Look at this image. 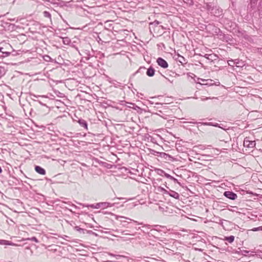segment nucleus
<instances>
[{"label": "nucleus", "mask_w": 262, "mask_h": 262, "mask_svg": "<svg viewBox=\"0 0 262 262\" xmlns=\"http://www.w3.org/2000/svg\"><path fill=\"white\" fill-rule=\"evenodd\" d=\"M115 216V219L117 220H119L120 222V225L122 227H127V228H131L133 227L132 224L133 223L132 222H127L125 220H120L119 219H125L127 220H129L130 221H133V223H135L136 224H137L138 225H143L142 228H147L148 229L150 228V226L149 225H144L143 223H139L136 221L132 220L130 219L125 217L122 216H119L117 215H114Z\"/></svg>", "instance_id": "nucleus-1"}, {"label": "nucleus", "mask_w": 262, "mask_h": 262, "mask_svg": "<svg viewBox=\"0 0 262 262\" xmlns=\"http://www.w3.org/2000/svg\"><path fill=\"white\" fill-rule=\"evenodd\" d=\"M26 17H16H16H14L13 18H10V19H8V20L10 21V22H15V24H14V23H10V25H13V26H16V27H21L19 25V24H23V25H24L25 24V21H26V19H25Z\"/></svg>", "instance_id": "nucleus-2"}, {"label": "nucleus", "mask_w": 262, "mask_h": 262, "mask_svg": "<svg viewBox=\"0 0 262 262\" xmlns=\"http://www.w3.org/2000/svg\"><path fill=\"white\" fill-rule=\"evenodd\" d=\"M244 146L248 148H253L256 145L255 141H252L250 140L249 137H246L243 142Z\"/></svg>", "instance_id": "nucleus-3"}, {"label": "nucleus", "mask_w": 262, "mask_h": 262, "mask_svg": "<svg viewBox=\"0 0 262 262\" xmlns=\"http://www.w3.org/2000/svg\"><path fill=\"white\" fill-rule=\"evenodd\" d=\"M223 195L226 198L231 200H235L237 198V194L232 191H225Z\"/></svg>", "instance_id": "nucleus-4"}, {"label": "nucleus", "mask_w": 262, "mask_h": 262, "mask_svg": "<svg viewBox=\"0 0 262 262\" xmlns=\"http://www.w3.org/2000/svg\"><path fill=\"white\" fill-rule=\"evenodd\" d=\"M157 155L163 159L167 161H172L173 160V157L171 155L164 152H157Z\"/></svg>", "instance_id": "nucleus-5"}, {"label": "nucleus", "mask_w": 262, "mask_h": 262, "mask_svg": "<svg viewBox=\"0 0 262 262\" xmlns=\"http://www.w3.org/2000/svg\"><path fill=\"white\" fill-rule=\"evenodd\" d=\"M157 63L162 68L166 69L168 67V62L162 57H158L157 59Z\"/></svg>", "instance_id": "nucleus-6"}, {"label": "nucleus", "mask_w": 262, "mask_h": 262, "mask_svg": "<svg viewBox=\"0 0 262 262\" xmlns=\"http://www.w3.org/2000/svg\"><path fill=\"white\" fill-rule=\"evenodd\" d=\"M77 121L81 127H83L86 130L88 129V123L85 120L82 118H78Z\"/></svg>", "instance_id": "nucleus-7"}, {"label": "nucleus", "mask_w": 262, "mask_h": 262, "mask_svg": "<svg viewBox=\"0 0 262 262\" xmlns=\"http://www.w3.org/2000/svg\"><path fill=\"white\" fill-rule=\"evenodd\" d=\"M168 193H167V194L166 195H169L171 197H172L177 200H179L180 195L178 192H177L174 191H173L171 189H169L168 191Z\"/></svg>", "instance_id": "nucleus-8"}, {"label": "nucleus", "mask_w": 262, "mask_h": 262, "mask_svg": "<svg viewBox=\"0 0 262 262\" xmlns=\"http://www.w3.org/2000/svg\"><path fill=\"white\" fill-rule=\"evenodd\" d=\"M35 170L36 171V172L40 174L45 175L46 174L45 169L40 167V166H35Z\"/></svg>", "instance_id": "nucleus-9"}, {"label": "nucleus", "mask_w": 262, "mask_h": 262, "mask_svg": "<svg viewBox=\"0 0 262 262\" xmlns=\"http://www.w3.org/2000/svg\"><path fill=\"white\" fill-rule=\"evenodd\" d=\"M188 76H189V77H191L192 78H193L194 79V81L197 83H200L201 84V83L200 82L199 80H201V81H204L205 80L204 79H201V78H199L198 77H197L193 73H189L187 74Z\"/></svg>", "instance_id": "nucleus-10"}, {"label": "nucleus", "mask_w": 262, "mask_h": 262, "mask_svg": "<svg viewBox=\"0 0 262 262\" xmlns=\"http://www.w3.org/2000/svg\"><path fill=\"white\" fill-rule=\"evenodd\" d=\"M99 204L100 208H101L102 209H105L108 207H113L114 205V204H111L108 202H100L99 203Z\"/></svg>", "instance_id": "nucleus-11"}, {"label": "nucleus", "mask_w": 262, "mask_h": 262, "mask_svg": "<svg viewBox=\"0 0 262 262\" xmlns=\"http://www.w3.org/2000/svg\"><path fill=\"white\" fill-rule=\"evenodd\" d=\"M155 73V70L153 67L150 66L146 71V75L149 77H152L154 76Z\"/></svg>", "instance_id": "nucleus-12"}, {"label": "nucleus", "mask_w": 262, "mask_h": 262, "mask_svg": "<svg viewBox=\"0 0 262 262\" xmlns=\"http://www.w3.org/2000/svg\"><path fill=\"white\" fill-rule=\"evenodd\" d=\"M2 49V51H0V57L4 58L6 57H8L11 54V52L8 51H3L4 47H1Z\"/></svg>", "instance_id": "nucleus-13"}, {"label": "nucleus", "mask_w": 262, "mask_h": 262, "mask_svg": "<svg viewBox=\"0 0 262 262\" xmlns=\"http://www.w3.org/2000/svg\"><path fill=\"white\" fill-rule=\"evenodd\" d=\"M176 60L182 64H184L187 63L186 59L183 56L179 54H178V57L176 58Z\"/></svg>", "instance_id": "nucleus-14"}, {"label": "nucleus", "mask_w": 262, "mask_h": 262, "mask_svg": "<svg viewBox=\"0 0 262 262\" xmlns=\"http://www.w3.org/2000/svg\"><path fill=\"white\" fill-rule=\"evenodd\" d=\"M258 0H250V4L248 5V9H254L257 3Z\"/></svg>", "instance_id": "nucleus-15"}, {"label": "nucleus", "mask_w": 262, "mask_h": 262, "mask_svg": "<svg viewBox=\"0 0 262 262\" xmlns=\"http://www.w3.org/2000/svg\"><path fill=\"white\" fill-rule=\"evenodd\" d=\"M234 236L233 235H230L229 236H225L224 240L225 241H227L229 243H232L234 241Z\"/></svg>", "instance_id": "nucleus-16"}, {"label": "nucleus", "mask_w": 262, "mask_h": 262, "mask_svg": "<svg viewBox=\"0 0 262 262\" xmlns=\"http://www.w3.org/2000/svg\"><path fill=\"white\" fill-rule=\"evenodd\" d=\"M234 65H236L237 67H242L244 66V63L242 60L239 59H236L234 60Z\"/></svg>", "instance_id": "nucleus-17"}, {"label": "nucleus", "mask_w": 262, "mask_h": 262, "mask_svg": "<svg viewBox=\"0 0 262 262\" xmlns=\"http://www.w3.org/2000/svg\"><path fill=\"white\" fill-rule=\"evenodd\" d=\"M241 254L244 256H246L248 254L250 253V255L254 256L255 255V254H253L255 253L254 251H248V250H242L241 251Z\"/></svg>", "instance_id": "nucleus-18"}, {"label": "nucleus", "mask_w": 262, "mask_h": 262, "mask_svg": "<svg viewBox=\"0 0 262 262\" xmlns=\"http://www.w3.org/2000/svg\"><path fill=\"white\" fill-rule=\"evenodd\" d=\"M206 8H207V10H208L209 11H211V12H210L211 14L213 13L214 11L219 10L218 9H217L216 8H212L211 6L209 4H208V3L206 4Z\"/></svg>", "instance_id": "nucleus-19"}, {"label": "nucleus", "mask_w": 262, "mask_h": 262, "mask_svg": "<svg viewBox=\"0 0 262 262\" xmlns=\"http://www.w3.org/2000/svg\"><path fill=\"white\" fill-rule=\"evenodd\" d=\"M0 245H12L13 243L11 242L4 240V239H0Z\"/></svg>", "instance_id": "nucleus-20"}, {"label": "nucleus", "mask_w": 262, "mask_h": 262, "mask_svg": "<svg viewBox=\"0 0 262 262\" xmlns=\"http://www.w3.org/2000/svg\"><path fill=\"white\" fill-rule=\"evenodd\" d=\"M111 20H106L105 22V27H108V29H113L114 27L112 26L113 24L112 23Z\"/></svg>", "instance_id": "nucleus-21"}, {"label": "nucleus", "mask_w": 262, "mask_h": 262, "mask_svg": "<svg viewBox=\"0 0 262 262\" xmlns=\"http://www.w3.org/2000/svg\"><path fill=\"white\" fill-rule=\"evenodd\" d=\"M157 190L160 192L163 193L164 194H167V193H168L167 190L165 189V188L162 187L161 186H158L157 187Z\"/></svg>", "instance_id": "nucleus-22"}, {"label": "nucleus", "mask_w": 262, "mask_h": 262, "mask_svg": "<svg viewBox=\"0 0 262 262\" xmlns=\"http://www.w3.org/2000/svg\"><path fill=\"white\" fill-rule=\"evenodd\" d=\"M74 229L76 231H77L81 233H83V234L84 233V231L86 230L85 229H82L79 226H75L74 227Z\"/></svg>", "instance_id": "nucleus-23"}, {"label": "nucleus", "mask_w": 262, "mask_h": 262, "mask_svg": "<svg viewBox=\"0 0 262 262\" xmlns=\"http://www.w3.org/2000/svg\"><path fill=\"white\" fill-rule=\"evenodd\" d=\"M156 171L157 172L158 174L161 176H163L164 175V173H165V172L162 169L158 168L156 169Z\"/></svg>", "instance_id": "nucleus-24"}, {"label": "nucleus", "mask_w": 262, "mask_h": 262, "mask_svg": "<svg viewBox=\"0 0 262 262\" xmlns=\"http://www.w3.org/2000/svg\"><path fill=\"white\" fill-rule=\"evenodd\" d=\"M224 39L226 41H232V37L231 35H226L224 36Z\"/></svg>", "instance_id": "nucleus-25"}, {"label": "nucleus", "mask_w": 262, "mask_h": 262, "mask_svg": "<svg viewBox=\"0 0 262 262\" xmlns=\"http://www.w3.org/2000/svg\"><path fill=\"white\" fill-rule=\"evenodd\" d=\"M198 27L200 28V29L202 30L207 29V26L205 24H203L200 23H199Z\"/></svg>", "instance_id": "nucleus-26"}, {"label": "nucleus", "mask_w": 262, "mask_h": 262, "mask_svg": "<svg viewBox=\"0 0 262 262\" xmlns=\"http://www.w3.org/2000/svg\"><path fill=\"white\" fill-rule=\"evenodd\" d=\"M202 124L204 125H212L213 126L220 127V126H219V124L218 123H215L214 124H213L212 123H211V122H206V123H203Z\"/></svg>", "instance_id": "nucleus-27"}, {"label": "nucleus", "mask_w": 262, "mask_h": 262, "mask_svg": "<svg viewBox=\"0 0 262 262\" xmlns=\"http://www.w3.org/2000/svg\"><path fill=\"white\" fill-rule=\"evenodd\" d=\"M6 73V70L4 67H0V77L4 75Z\"/></svg>", "instance_id": "nucleus-28"}, {"label": "nucleus", "mask_w": 262, "mask_h": 262, "mask_svg": "<svg viewBox=\"0 0 262 262\" xmlns=\"http://www.w3.org/2000/svg\"><path fill=\"white\" fill-rule=\"evenodd\" d=\"M90 207L95 209L100 208V204L99 203H96L95 204H91Z\"/></svg>", "instance_id": "nucleus-29"}, {"label": "nucleus", "mask_w": 262, "mask_h": 262, "mask_svg": "<svg viewBox=\"0 0 262 262\" xmlns=\"http://www.w3.org/2000/svg\"><path fill=\"white\" fill-rule=\"evenodd\" d=\"M255 255H256L258 258L262 259V252L261 251H257L255 252Z\"/></svg>", "instance_id": "nucleus-30"}, {"label": "nucleus", "mask_w": 262, "mask_h": 262, "mask_svg": "<svg viewBox=\"0 0 262 262\" xmlns=\"http://www.w3.org/2000/svg\"><path fill=\"white\" fill-rule=\"evenodd\" d=\"M170 180L173 181L174 183H178L180 186L181 185L180 182H179L178 181V180L177 179H176L175 178H174L173 177L171 176V178H170Z\"/></svg>", "instance_id": "nucleus-31"}, {"label": "nucleus", "mask_w": 262, "mask_h": 262, "mask_svg": "<svg viewBox=\"0 0 262 262\" xmlns=\"http://www.w3.org/2000/svg\"><path fill=\"white\" fill-rule=\"evenodd\" d=\"M228 64L229 66L233 67L234 66V61L233 59L228 60Z\"/></svg>", "instance_id": "nucleus-32"}, {"label": "nucleus", "mask_w": 262, "mask_h": 262, "mask_svg": "<svg viewBox=\"0 0 262 262\" xmlns=\"http://www.w3.org/2000/svg\"><path fill=\"white\" fill-rule=\"evenodd\" d=\"M156 106H155V107H157V108H161V106H162L163 104L161 103H155Z\"/></svg>", "instance_id": "nucleus-33"}, {"label": "nucleus", "mask_w": 262, "mask_h": 262, "mask_svg": "<svg viewBox=\"0 0 262 262\" xmlns=\"http://www.w3.org/2000/svg\"><path fill=\"white\" fill-rule=\"evenodd\" d=\"M111 255L115 257L116 258V259H119L120 257H124V256L122 255H114L113 254H111Z\"/></svg>", "instance_id": "nucleus-34"}, {"label": "nucleus", "mask_w": 262, "mask_h": 262, "mask_svg": "<svg viewBox=\"0 0 262 262\" xmlns=\"http://www.w3.org/2000/svg\"><path fill=\"white\" fill-rule=\"evenodd\" d=\"M159 24V21H158V20H155V21H154V22H152V23H150L149 24V25H150V26H153V25L156 26V25H158Z\"/></svg>", "instance_id": "nucleus-35"}, {"label": "nucleus", "mask_w": 262, "mask_h": 262, "mask_svg": "<svg viewBox=\"0 0 262 262\" xmlns=\"http://www.w3.org/2000/svg\"><path fill=\"white\" fill-rule=\"evenodd\" d=\"M211 99H217V98L216 97H212V98H211V97H206V98H201V100L202 101H205V100H207Z\"/></svg>", "instance_id": "nucleus-36"}, {"label": "nucleus", "mask_w": 262, "mask_h": 262, "mask_svg": "<svg viewBox=\"0 0 262 262\" xmlns=\"http://www.w3.org/2000/svg\"><path fill=\"white\" fill-rule=\"evenodd\" d=\"M79 204L81 206H82L83 207H88V208L90 207V205H91V204H82V203H80Z\"/></svg>", "instance_id": "nucleus-37"}, {"label": "nucleus", "mask_w": 262, "mask_h": 262, "mask_svg": "<svg viewBox=\"0 0 262 262\" xmlns=\"http://www.w3.org/2000/svg\"><path fill=\"white\" fill-rule=\"evenodd\" d=\"M31 240L32 241H34V242H35L36 243H38L39 242V241L37 239V238L36 237H35V236L32 237L31 238Z\"/></svg>", "instance_id": "nucleus-38"}, {"label": "nucleus", "mask_w": 262, "mask_h": 262, "mask_svg": "<svg viewBox=\"0 0 262 262\" xmlns=\"http://www.w3.org/2000/svg\"><path fill=\"white\" fill-rule=\"evenodd\" d=\"M9 48H11V46H10V45L9 43L5 44V48L4 47L3 51H6V49H7Z\"/></svg>", "instance_id": "nucleus-39"}, {"label": "nucleus", "mask_w": 262, "mask_h": 262, "mask_svg": "<svg viewBox=\"0 0 262 262\" xmlns=\"http://www.w3.org/2000/svg\"><path fill=\"white\" fill-rule=\"evenodd\" d=\"M164 177H165L166 178H168V179H169L171 178V176L170 174H169L168 173L165 172L164 173Z\"/></svg>", "instance_id": "nucleus-40"}, {"label": "nucleus", "mask_w": 262, "mask_h": 262, "mask_svg": "<svg viewBox=\"0 0 262 262\" xmlns=\"http://www.w3.org/2000/svg\"><path fill=\"white\" fill-rule=\"evenodd\" d=\"M252 230L254 231L260 230V226L258 227L254 228Z\"/></svg>", "instance_id": "nucleus-41"}, {"label": "nucleus", "mask_w": 262, "mask_h": 262, "mask_svg": "<svg viewBox=\"0 0 262 262\" xmlns=\"http://www.w3.org/2000/svg\"><path fill=\"white\" fill-rule=\"evenodd\" d=\"M210 55L209 54H205L204 57L206 58H209V56H210Z\"/></svg>", "instance_id": "nucleus-42"}, {"label": "nucleus", "mask_w": 262, "mask_h": 262, "mask_svg": "<svg viewBox=\"0 0 262 262\" xmlns=\"http://www.w3.org/2000/svg\"><path fill=\"white\" fill-rule=\"evenodd\" d=\"M46 57H47V59H45V60H47V59H48V58L50 59V57L49 56H47Z\"/></svg>", "instance_id": "nucleus-43"}, {"label": "nucleus", "mask_w": 262, "mask_h": 262, "mask_svg": "<svg viewBox=\"0 0 262 262\" xmlns=\"http://www.w3.org/2000/svg\"><path fill=\"white\" fill-rule=\"evenodd\" d=\"M46 57H47V59H45V60H47V59H48V58L50 59V57L49 56H47Z\"/></svg>", "instance_id": "nucleus-44"}, {"label": "nucleus", "mask_w": 262, "mask_h": 262, "mask_svg": "<svg viewBox=\"0 0 262 262\" xmlns=\"http://www.w3.org/2000/svg\"><path fill=\"white\" fill-rule=\"evenodd\" d=\"M46 57H47V59H45V60H47V59H48V58L50 59V57L49 56H47Z\"/></svg>", "instance_id": "nucleus-45"}, {"label": "nucleus", "mask_w": 262, "mask_h": 262, "mask_svg": "<svg viewBox=\"0 0 262 262\" xmlns=\"http://www.w3.org/2000/svg\"><path fill=\"white\" fill-rule=\"evenodd\" d=\"M38 102H39V103L41 105H45V104H43V103H42V102H41V101H39Z\"/></svg>", "instance_id": "nucleus-46"}, {"label": "nucleus", "mask_w": 262, "mask_h": 262, "mask_svg": "<svg viewBox=\"0 0 262 262\" xmlns=\"http://www.w3.org/2000/svg\"><path fill=\"white\" fill-rule=\"evenodd\" d=\"M221 14L219 13L218 16H219ZM213 16L214 17L217 16V15H216L215 14H213Z\"/></svg>", "instance_id": "nucleus-47"}, {"label": "nucleus", "mask_w": 262, "mask_h": 262, "mask_svg": "<svg viewBox=\"0 0 262 262\" xmlns=\"http://www.w3.org/2000/svg\"><path fill=\"white\" fill-rule=\"evenodd\" d=\"M2 169L1 168V167L0 166V173H2Z\"/></svg>", "instance_id": "nucleus-48"}, {"label": "nucleus", "mask_w": 262, "mask_h": 262, "mask_svg": "<svg viewBox=\"0 0 262 262\" xmlns=\"http://www.w3.org/2000/svg\"><path fill=\"white\" fill-rule=\"evenodd\" d=\"M32 96H33V97H37L35 95H34V94H33V95H32Z\"/></svg>", "instance_id": "nucleus-49"}, {"label": "nucleus", "mask_w": 262, "mask_h": 262, "mask_svg": "<svg viewBox=\"0 0 262 262\" xmlns=\"http://www.w3.org/2000/svg\"><path fill=\"white\" fill-rule=\"evenodd\" d=\"M260 230L262 231V226H260Z\"/></svg>", "instance_id": "nucleus-50"}, {"label": "nucleus", "mask_w": 262, "mask_h": 262, "mask_svg": "<svg viewBox=\"0 0 262 262\" xmlns=\"http://www.w3.org/2000/svg\"><path fill=\"white\" fill-rule=\"evenodd\" d=\"M136 229L137 230H139V229H140V227H139L138 228H137L136 227Z\"/></svg>", "instance_id": "nucleus-51"}, {"label": "nucleus", "mask_w": 262, "mask_h": 262, "mask_svg": "<svg viewBox=\"0 0 262 262\" xmlns=\"http://www.w3.org/2000/svg\"><path fill=\"white\" fill-rule=\"evenodd\" d=\"M2 49L1 48V46H0V51H2Z\"/></svg>", "instance_id": "nucleus-52"}, {"label": "nucleus", "mask_w": 262, "mask_h": 262, "mask_svg": "<svg viewBox=\"0 0 262 262\" xmlns=\"http://www.w3.org/2000/svg\"><path fill=\"white\" fill-rule=\"evenodd\" d=\"M149 102H150V103H151V104H153V103H154L153 102H151V101H149Z\"/></svg>", "instance_id": "nucleus-53"}, {"label": "nucleus", "mask_w": 262, "mask_h": 262, "mask_svg": "<svg viewBox=\"0 0 262 262\" xmlns=\"http://www.w3.org/2000/svg\"><path fill=\"white\" fill-rule=\"evenodd\" d=\"M49 18H50V20L51 21V17H50Z\"/></svg>", "instance_id": "nucleus-54"}, {"label": "nucleus", "mask_w": 262, "mask_h": 262, "mask_svg": "<svg viewBox=\"0 0 262 262\" xmlns=\"http://www.w3.org/2000/svg\"><path fill=\"white\" fill-rule=\"evenodd\" d=\"M4 16V15H0V17Z\"/></svg>", "instance_id": "nucleus-55"}]
</instances>
